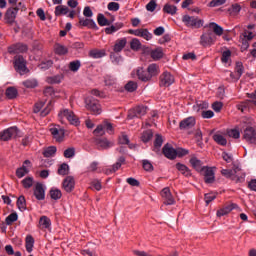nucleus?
Wrapping results in <instances>:
<instances>
[{
    "mask_svg": "<svg viewBox=\"0 0 256 256\" xmlns=\"http://www.w3.org/2000/svg\"><path fill=\"white\" fill-rule=\"evenodd\" d=\"M58 121L60 123H65L68 121L70 125H74V127H79L81 125V121H79V117L75 115V112L73 110L68 108H62L58 112Z\"/></svg>",
    "mask_w": 256,
    "mask_h": 256,
    "instance_id": "f257e3e1",
    "label": "nucleus"
},
{
    "mask_svg": "<svg viewBox=\"0 0 256 256\" xmlns=\"http://www.w3.org/2000/svg\"><path fill=\"white\" fill-rule=\"evenodd\" d=\"M182 23H184L186 27H190L191 29H201L205 22L199 19V17L184 15L182 17Z\"/></svg>",
    "mask_w": 256,
    "mask_h": 256,
    "instance_id": "f03ea898",
    "label": "nucleus"
},
{
    "mask_svg": "<svg viewBox=\"0 0 256 256\" xmlns=\"http://www.w3.org/2000/svg\"><path fill=\"white\" fill-rule=\"evenodd\" d=\"M215 169L216 167L203 166V170L200 172V175L204 177V183L211 185L215 183Z\"/></svg>",
    "mask_w": 256,
    "mask_h": 256,
    "instance_id": "7ed1b4c3",
    "label": "nucleus"
},
{
    "mask_svg": "<svg viewBox=\"0 0 256 256\" xmlns=\"http://www.w3.org/2000/svg\"><path fill=\"white\" fill-rule=\"evenodd\" d=\"M85 105H86V109H88V111H91L93 115H101L102 109H101V104H99V101L92 98H86Z\"/></svg>",
    "mask_w": 256,
    "mask_h": 256,
    "instance_id": "20e7f679",
    "label": "nucleus"
},
{
    "mask_svg": "<svg viewBox=\"0 0 256 256\" xmlns=\"http://www.w3.org/2000/svg\"><path fill=\"white\" fill-rule=\"evenodd\" d=\"M14 68L20 75H25V73H27V61H25L23 56L17 55L14 57Z\"/></svg>",
    "mask_w": 256,
    "mask_h": 256,
    "instance_id": "39448f33",
    "label": "nucleus"
},
{
    "mask_svg": "<svg viewBox=\"0 0 256 256\" xmlns=\"http://www.w3.org/2000/svg\"><path fill=\"white\" fill-rule=\"evenodd\" d=\"M50 133L57 143H63L65 140V129L59 125H55L50 128Z\"/></svg>",
    "mask_w": 256,
    "mask_h": 256,
    "instance_id": "423d86ee",
    "label": "nucleus"
},
{
    "mask_svg": "<svg viewBox=\"0 0 256 256\" xmlns=\"http://www.w3.org/2000/svg\"><path fill=\"white\" fill-rule=\"evenodd\" d=\"M217 41V37L213 32L204 33L200 37V45L202 47H211Z\"/></svg>",
    "mask_w": 256,
    "mask_h": 256,
    "instance_id": "0eeeda50",
    "label": "nucleus"
},
{
    "mask_svg": "<svg viewBox=\"0 0 256 256\" xmlns=\"http://www.w3.org/2000/svg\"><path fill=\"white\" fill-rule=\"evenodd\" d=\"M243 139L251 145H256V130L254 127L248 126L244 130Z\"/></svg>",
    "mask_w": 256,
    "mask_h": 256,
    "instance_id": "6e6552de",
    "label": "nucleus"
},
{
    "mask_svg": "<svg viewBox=\"0 0 256 256\" xmlns=\"http://www.w3.org/2000/svg\"><path fill=\"white\" fill-rule=\"evenodd\" d=\"M19 134V129L17 127H10L0 133L1 141H9V139H13V137H17Z\"/></svg>",
    "mask_w": 256,
    "mask_h": 256,
    "instance_id": "1a4fd4ad",
    "label": "nucleus"
},
{
    "mask_svg": "<svg viewBox=\"0 0 256 256\" xmlns=\"http://www.w3.org/2000/svg\"><path fill=\"white\" fill-rule=\"evenodd\" d=\"M147 113V107L145 106H137L128 112V119H135L137 117L140 119V117H143V115H146Z\"/></svg>",
    "mask_w": 256,
    "mask_h": 256,
    "instance_id": "9d476101",
    "label": "nucleus"
},
{
    "mask_svg": "<svg viewBox=\"0 0 256 256\" xmlns=\"http://www.w3.org/2000/svg\"><path fill=\"white\" fill-rule=\"evenodd\" d=\"M175 83V77L170 72H164L160 76V87H171Z\"/></svg>",
    "mask_w": 256,
    "mask_h": 256,
    "instance_id": "9b49d317",
    "label": "nucleus"
},
{
    "mask_svg": "<svg viewBox=\"0 0 256 256\" xmlns=\"http://www.w3.org/2000/svg\"><path fill=\"white\" fill-rule=\"evenodd\" d=\"M17 13H19V8L12 7L8 8L5 13V21L8 25H13L15 23V19H17Z\"/></svg>",
    "mask_w": 256,
    "mask_h": 256,
    "instance_id": "f8f14e48",
    "label": "nucleus"
},
{
    "mask_svg": "<svg viewBox=\"0 0 256 256\" xmlns=\"http://www.w3.org/2000/svg\"><path fill=\"white\" fill-rule=\"evenodd\" d=\"M163 155L173 161V159H177V149L173 148V146L169 143L165 144L162 149Z\"/></svg>",
    "mask_w": 256,
    "mask_h": 256,
    "instance_id": "ddd939ff",
    "label": "nucleus"
},
{
    "mask_svg": "<svg viewBox=\"0 0 256 256\" xmlns=\"http://www.w3.org/2000/svg\"><path fill=\"white\" fill-rule=\"evenodd\" d=\"M160 195L164 199V205H175V198H173V194H171V189H169V187L164 188Z\"/></svg>",
    "mask_w": 256,
    "mask_h": 256,
    "instance_id": "4468645a",
    "label": "nucleus"
},
{
    "mask_svg": "<svg viewBox=\"0 0 256 256\" xmlns=\"http://www.w3.org/2000/svg\"><path fill=\"white\" fill-rule=\"evenodd\" d=\"M195 123H196L195 117L190 116L188 118L183 119L179 123V129H181V131H187L189 129H193Z\"/></svg>",
    "mask_w": 256,
    "mask_h": 256,
    "instance_id": "2eb2a0df",
    "label": "nucleus"
},
{
    "mask_svg": "<svg viewBox=\"0 0 256 256\" xmlns=\"http://www.w3.org/2000/svg\"><path fill=\"white\" fill-rule=\"evenodd\" d=\"M221 173L227 179H232V181H236V183H241V181H245V176L237 177L235 175V170L223 169Z\"/></svg>",
    "mask_w": 256,
    "mask_h": 256,
    "instance_id": "dca6fc26",
    "label": "nucleus"
},
{
    "mask_svg": "<svg viewBox=\"0 0 256 256\" xmlns=\"http://www.w3.org/2000/svg\"><path fill=\"white\" fill-rule=\"evenodd\" d=\"M63 189L66 191V193H71L73 189H75V178L72 176H68L63 181Z\"/></svg>",
    "mask_w": 256,
    "mask_h": 256,
    "instance_id": "f3484780",
    "label": "nucleus"
},
{
    "mask_svg": "<svg viewBox=\"0 0 256 256\" xmlns=\"http://www.w3.org/2000/svg\"><path fill=\"white\" fill-rule=\"evenodd\" d=\"M27 49H28L27 45L18 43L8 47V53H11V54L26 53Z\"/></svg>",
    "mask_w": 256,
    "mask_h": 256,
    "instance_id": "a211bd4d",
    "label": "nucleus"
},
{
    "mask_svg": "<svg viewBox=\"0 0 256 256\" xmlns=\"http://www.w3.org/2000/svg\"><path fill=\"white\" fill-rule=\"evenodd\" d=\"M79 25L88 29H98L97 24L91 18L79 17Z\"/></svg>",
    "mask_w": 256,
    "mask_h": 256,
    "instance_id": "6ab92c4d",
    "label": "nucleus"
},
{
    "mask_svg": "<svg viewBox=\"0 0 256 256\" xmlns=\"http://www.w3.org/2000/svg\"><path fill=\"white\" fill-rule=\"evenodd\" d=\"M148 76L144 77L143 79H153L159 73V65L153 63L150 64L147 68Z\"/></svg>",
    "mask_w": 256,
    "mask_h": 256,
    "instance_id": "aec40b11",
    "label": "nucleus"
},
{
    "mask_svg": "<svg viewBox=\"0 0 256 256\" xmlns=\"http://www.w3.org/2000/svg\"><path fill=\"white\" fill-rule=\"evenodd\" d=\"M237 204H230L227 206H224L220 210L217 211L216 215L217 217H225V215H229L233 211V209H236Z\"/></svg>",
    "mask_w": 256,
    "mask_h": 256,
    "instance_id": "412c9836",
    "label": "nucleus"
},
{
    "mask_svg": "<svg viewBox=\"0 0 256 256\" xmlns=\"http://www.w3.org/2000/svg\"><path fill=\"white\" fill-rule=\"evenodd\" d=\"M34 195L38 201H43L45 199V189H43V184L37 183L34 189Z\"/></svg>",
    "mask_w": 256,
    "mask_h": 256,
    "instance_id": "4be33fe9",
    "label": "nucleus"
},
{
    "mask_svg": "<svg viewBox=\"0 0 256 256\" xmlns=\"http://www.w3.org/2000/svg\"><path fill=\"white\" fill-rule=\"evenodd\" d=\"M127 45V38H121L116 40L113 51L114 53H121Z\"/></svg>",
    "mask_w": 256,
    "mask_h": 256,
    "instance_id": "5701e85b",
    "label": "nucleus"
},
{
    "mask_svg": "<svg viewBox=\"0 0 256 256\" xmlns=\"http://www.w3.org/2000/svg\"><path fill=\"white\" fill-rule=\"evenodd\" d=\"M190 165L197 171V173H200L203 170V162L197 157H192L190 159Z\"/></svg>",
    "mask_w": 256,
    "mask_h": 256,
    "instance_id": "b1692460",
    "label": "nucleus"
},
{
    "mask_svg": "<svg viewBox=\"0 0 256 256\" xmlns=\"http://www.w3.org/2000/svg\"><path fill=\"white\" fill-rule=\"evenodd\" d=\"M119 29H123V23H121V22L115 23L114 25H112L110 27H106L105 33H106V35H113V33H117V31H119Z\"/></svg>",
    "mask_w": 256,
    "mask_h": 256,
    "instance_id": "393cba45",
    "label": "nucleus"
},
{
    "mask_svg": "<svg viewBox=\"0 0 256 256\" xmlns=\"http://www.w3.org/2000/svg\"><path fill=\"white\" fill-rule=\"evenodd\" d=\"M176 169L185 177H191V170L185 164L177 163Z\"/></svg>",
    "mask_w": 256,
    "mask_h": 256,
    "instance_id": "a878e982",
    "label": "nucleus"
},
{
    "mask_svg": "<svg viewBox=\"0 0 256 256\" xmlns=\"http://www.w3.org/2000/svg\"><path fill=\"white\" fill-rule=\"evenodd\" d=\"M96 145L99 149H109V147H113V142L107 139H98L96 140Z\"/></svg>",
    "mask_w": 256,
    "mask_h": 256,
    "instance_id": "bb28decb",
    "label": "nucleus"
},
{
    "mask_svg": "<svg viewBox=\"0 0 256 256\" xmlns=\"http://www.w3.org/2000/svg\"><path fill=\"white\" fill-rule=\"evenodd\" d=\"M209 29L213 31L218 37H221L223 35V27H221L219 24L215 22H211L208 25Z\"/></svg>",
    "mask_w": 256,
    "mask_h": 256,
    "instance_id": "cd10ccee",
    "label": "nucleus"
},
{
    "mask_svg": "<svg viewBox=\"0 0 256 256\" xmlns=\"http://www.w3.org/2000/svg\"><path fill=\"white\" fill-rule=\"evenodd\" d=\"M105 55V50L93 49L89 51V57L92 59H101L102 57H105Z\"/></svg>",
    "mask_w": 256,
    "mask_h": 256,
    "instance_id": "c85d7f7f",
    "label": "nucleus"
},
{
    "mask_svg": "<svg viewBox=\"0 0 256 256\" xmlns=\"http://www.w3.org/2000/svg\"><path fill=\"white\" fill-rule=\"evenodd\" d=\"M118 143L120 145H128L129 149H135L136 145L135 144H129V136L126 134H122L119 139Z\"/></svg>",
    "mask_w": 256,
    "mask_h": 256,
    "instance_id": "c756f323",
    "label": "nucleus"
},
{
    "mask_svg": "<svg viewBox=\"0 0 256 256\" xmlns=\"http://www.w3.org/2000/svg\"><path fill=\"white\" fill-rule=\"evenodd\" d=\"M54 51L56 55H67V53H69V49H67V47L61 44H55Z\"/></svg>",
    "mask_w": 256,
    "mask_h": 256,
    "instance_id": "7c9ffc66",
    "label": "nucleus"
},
{
    "mask_svg": "<svg viewBox=\"0 0 256 256\" xmlns=\"http://www.w3.org/2000/svg\"><path fill=\"white\" fill-rule=\"evenodd\" d=\"M251 103H253L252 100H246L236 105V107L239 111H241L242 113H245V111H249V107H251Z\"/></svg>",
    "mask_w": 256,
    "mask_h": 256,
    "instance_id": "2f4dec72",
    "label": "nucleus"
},
{
    "mask_svg": "<svg viewBox=\"0 0 256 256\" xmlns=\"http://www.w3.org/2000/svg\"><path fill=\"white\" fill-rule=\"evenodd\" d=\"M39 225L42 229H49L51 227V219L47 216H42L39 220Z\"/></svg>",
    "mask_w": 256,
    "mask_h": 256,
    "instance_id": "473e14b6",
    "label": "nucleus"
},
{
    "mask_svg": "<svg viewBox=\"0 0 256 256\" xmlns=\"http://www.w3.org/2000/svg\"><path fill=\"white\" fill-rule=\"evenodd\" d=\"M18 91H17V88L15 87H8L6 89V92H5V95L8 99H15L18 95Z\"/></svg>",
    "mask_w": 256,
    "mask_h": 256,
    "instance_id": "72a5a7b5",
    "label": "nucleus"
},
{
    "mask_svg": "<svg viewBox=\"0 0 256 256\" xmlns=\"http://www.w3.org/2000/svg\"><path fill=\"white\" fill-rule=\"evenodd\" d=\"M150 55H151L152 59H154V61H158V59H162L163 48H156L155 50H152Z\"/></svg>",
    "mask_w": 256,
    "mask_h": 256,
    "instance_id": "f704fd0d",
    "label": "nucleus"
},
{
    "mask_svg": "<svg viewBox=\"0 0 256 256\" xmlns=\"http://www.w3.org/2000/svg\"><path fill=\"white\" fill-rule=\"evenodd\" d=\"M69 13V8L67 6L59 5L55 8V15L59 17L60 15H67Z\"/></svg>",
    "mask_w": 256,
    "mask_h": 256,
    "instance_id": "c9c22d12",
    "label": "nucleus"
},
{
    "mask_svg": "<svg viewBox=\"0 0 256 256\" xmlns=\"http://www.w3.org/2000/svg\"><path fill=\"white\" fill-rule=\"evenodd\" d=\"M33 245H35V239H33V236H27L26 237V251L28 253H31L33 251Z\"/></svg>",
    "mask_w": 256,
    "mask_h": 256,
    "instance_id": "e433bc0d",
    "label": "nucleus"
},
{
    "mask_svg": "<svg viewBox=\"0 0 256 256\" xmlns=\"http://www.w3.org/2000/svg\"><path fill=\"white\" fill-rule=\"evenodd\" d=\"M50 197L54 201H57V200L61 199V197H63V194L61 193V190H59L57 188H52L50 190Z\"/></svg>",
    "mask_w": 256,
    "mask_h": 256,
    "instance_id": "4c0bfd02",
    "label": "nucleus"
},
{
    "mask_svg": "<svg viewBox=\"0 0 256 256\" xmlns=\"http://www.w3.org/2000/svg\"><path fill=\"white\" fill-rule=\"evenodd\" d=\"M228 12L232 16H237L241 13V5L239 4H232L231 7L228 9Z\"/></svg>",
    "mask_w": 256,
    "mask_h": 256,
    "instance_id": "58836bf2",
    "label": "nucleus"
},
{
    "mask_svg": "<svg viewBox=\"0 0 256 256\" xmlns=\"http://www.w3.org/2000/svg\"><path fill=\"white\" fill-rule=\"evenodd\" d=\"M57 153V147L55 146H50L44 149L43 155L44 157H53Z\"/></svg>",
    "mask_w": 256,
    "mask_h": 256,
    "instance_id": "ea45409f",
    "label": "nucleus"
},
{
    "mask_svg": "<svg viewBox=\"0 0 256 256\" xmlns=\"http://www.w3.org/2000/svg\"><path fill=\"white\" fill-rule=\"evenodd\" d=\"M164 13H168V15H175L177 13V6L166 4L163 8Z\"/></svg>",
    "mask_w": 256,
    "mask_h": 256,
    "instance_id": "a19ab883",
    "label": "nucleus"
},
{
    "mask_svg": "<svg viewBox=\"0 0 256 256\" xmlns=\"http://www.w3.org/2000/svg\"><path fill=\"white\" fill-rule=\"evenodd\" d=\"M17 207L20 211H25L27 209V202L25 196H20L17 200Z\"/></svg>",
    "mask_w": 256,
    "mask_h": 256,
    "instance_id": "79ce46f5",
    "label": "nucleus"
},
{
    "mask_svg": "<svg viewBox=\"0 0 256 256\" xmlns=\"http://www.w3.org/2000/svg\"><path fill=\"white\" fill-rule=\"evenodd\" d=\"M151 139H153V131L152 130H146L145 132H143L141 140L143 141V143H149V141H151Z\"/></svg>",
    "mask_w": 256,
    "mask_h": 256,
    "instance_id": "37998d69",
    "label": "nucleus"
},
{
    "mask_svg": "<svg viewBox=\"0 0 256 256\" xmlns=\"http://www.w3.org/2000/svg\"><path fill=\"white\" fill-rule=\"evenodd\" d=\"M213 139L215 142L218 143V145H222V146L227 145V139H225V137H223V135L221 134H214Z\"/></svg>",
    "mask_w": 256,
    "mask_h": 256,
    "instance_id": "c03bdc74",
    "label": "nucleus"
},
{
    "mask_svg": "<svg viewBox=\"0 0 256 256\" xmlns=\"http://www.w3.org/2000/svg\"><path fill=\"white\" fill-rule=\"evenodd\" d=\"M119 169H121V162H116L110 168L105 170V174L111 175V173H115L116 171H119Z\"/></svg>",
    "mask_w": 256,
    "mask_h": 256,
    "instance_id": "a18cd8bd",
    "label": "nucleus"
},
{
    "mask_svg": "<svg viewBox=\"0 0 256 256\" xmlns=\"http://www.w3.org/2000/svg\"><path fill=\"white\" fill-rule=\"evenodd\" d=\"M69 69L70 71H73V73H77L78 69H81V61L75 60L69 63Z\"/></svg>",
    "mask_w": 256,
    "mask_h": 256,
    "instance_id": "49530a36",
    "label": "nucleus"
},
{
    "mask_svg": "<svg viewBox=\"0 0 256 256\" xmlns=\"http://www.w3.org/2000/svg\"><path fill=\"white\" fill-rule=\"evenodd\" d=\"M130 48L132 51H139L141 49V41L137 38L132 39L130 42Z\"/></svg>",
    "mask_w": 256,
    "mask_h": 256,
    "instance_id": "de8ad7c7",
    "label": "nucleus"
},
{
    "mask_svg": "<svg viewBox=\"0 0 256 256\" xmlns=\"http://www.w3.org/2000/svg\"><path fill=\"white\" fill-rule=\"evenodd\" d=\"M137 75H138V79H140V81H151V79H145V77H148L149 74H148V72L143 70V68H139L137 70Z\"/></svg>",
    "mask_w": 256,
    "mask_h": 256,
    "instance_id": "09e8293b",
    "label": "nucleus"
},
{
    "mask_svg": "<svg viewBox=\"0 0 256 256\" xmlns=\"http://www.w3.org/2000/svg\"><path fill=\"white\" fill-rule=\"evenodd\" d=\"M97 22L100 27H105L106 25L110 24L109 20H107V18H105V15L103 14H98Z\"/></svg>",
    "mask_w": 256,
    "mask_h": 256,
    "instance_id": "8fccbe9b",
    "label": "nucleus"
},
{
    "mask_svg": "<svg viewBox=\"0 0 256 256\" xmlns=\"http://www.w3.org/2000/svg\"><path fill=\"white\" fill-rule=\"evenodd\" d=\"M241 51H247L249 49V41L241 34L240 39Z\"/></svg>",
    "mask_w": 256,
    "mask_h": 256,
    "instance_id": "3c124183",
    "label": "nucleus"
},
{
    "mask_svg": "<svg viewBox=\"0 0 256 256\" xmlns=\"http://www.w3.org/2000/svg\"><path fill=\"white\" fill-rule=\"evenodd\" d=\"M69 174V165L63 163L58 168V175H68Z\"/></svg>",
    "mask_w": 256,
    "mask_h": 256,
    "instance_id": "603ef678",
    "label": "nucleus"
},
{
    "mask_svg": "<svg viewBox=\"0 0 256 256\" xmlns=\"http://www.w3.org/2000/svg\"><path fill=\"white\" fill-rule=\"evenodd\" d=\"M24 87H27L28 89H33L37 87V80L35 79H28L23 82Z\"/></svg>",
    "mask_w": 256,
    "mask_h": 256,
    "instance_id": "864d4df0",
    "label": "nucleus"
},
{
    "mask_svg": "<svg viewBox=\"0 0 256 256\" xmlns=\"http://www.w3.org/2000/svg\"><path fill=\"white\" fill-rule=\"evenodd\" d=\"M93 133L96 137H103V135H105V127L103 125H98Z\"/></svg>",
    "mask_w": 256,
    "mask_h": 256,
    "instance_id": "5fc2aeb1",
    "label": "nucleus"
},
{
    "mask_svg": "<svg viewBox=\"0 0 256 256\" xmlns=\"http://www.w3.org/2000/svg\"><path fill=\"white\" fill-rule=\"evenodd\" d=\"M125 89H126V91H129V93H133V91H137V83L133 82V81H129L125 85Z\"/></svg>",
    "mask_w": 256,
    "mask_h": 256,
    "instance_id": "6e6d98bb",
    "label": "nucleus"
},
{
    "mask_svg": "<svg viewBox=\"0 0 256 256\" xmlns=\"http://www.w3.org/2000/svg\"><path fill=\"white\" fill-rule=\"evenodd\" d=\"M140 37H142V39H145L146 41H151V39H153V34H151V32H149V30L147 29H142Z\"/></svg>",
    "mask_w": 256,
    "mask_h": 256,
    "instance_id": "4d7b16f0",
    "label": "nucleus"
},
{
    "mask_svg": "<svg viewBox=\"0 0 256 256\" xmlns=\"http://www.w3.org/2000/svg\"><path fill=\"white\" fill-rule=\"evenodd\" d=\"M64 157L66 159H71V158L75 157V148L74 147L67 148L64 151Z\"/></svg>",
    "mask_w": 256,
    "mask_h": 256,
    "instance_id": "13d9d810",
    "label": "nucleus"
},
{
    "mask_svg": "<svg viewBox=\"0 0 256 256\" xmlns=\"http://www.w3.org/2000/svg\"><path fill=\"white\" fill-rule=\"evenodd\" d=\"M22 184L25 189H31V187H33V177L25 178L22 180Z\"/></svg>",
    "mask_w": 256,
    "mask_h": 256,
    "instance_id": "bf43d9fd",
    "label": "nucleus"
},
{
    "mask_svg": "<svg viewBox=\"0 0 256 256\" xmlns=\"http://www.w3.org/2000/svg\"><path fill=\"white\" fill-rule=\"evenodd\" d=\"M18 216L17 213H11L7 218H6V225H12L17 221Z\"/></svg>",
    "mask_w": 256,
    "mask_h": 256,
    "instance_id": "052dcab7",
    "label": "nucleus"
},
{
    "mask_svg": "<svg viewBox=\"0 0 256 256\" xmlns=\"http://www.w3.org/2000/svg\"><path fill=\"white\" fill-rule=\"evenodd\" d=\"M235 71H236V74H237V79H239L241 77V75H243V71H244L243 63L237 62L236 67H235Z\"/></svg>",
    "mask_w": 256,
    "mask_h": 256,
    "instance_id": "680f3d73",
    "label": "nucleus"
},
{
    "mask_svg": "<svg viewBox=\"0 0 256 256\" xmlns=\"http://www.w3.org/2000/svg\"><path fill=\"white\" fill-rule=\"evenodd\" d=\"M161 145H163V136L156 134V138L154 141V147L156 149H160Z\"/></svg>",
    "mask_w": 256,
    "mask_h": 256,
    "instance_id": "e2e57ef3",
    "label": "nucleus"
},
{
    "mask_svg": "<svg viewBox=\"0 0 256 256\" xmlns=\"http://www.w3.org/2000/svg\"><path fill=\"white\" fill-rule=\"evenodd\" d=\"M212 109L216 113H221V109H223V102L216 101L212 104Z\"/></svg>",
    "mask_w": 256,
    "mask_h": 256,
    "instance_id": "0e129e2a",
    "label": "nucleus"
},
{
    "mask_svg": "<svg viewBox=\"0 0 256 256\" xmlns=\"http://www.w3.org/2000/svg\"><path fill=\"white\" fill-rule=\"evenodd\" d=\"M45 106V101H38L35 105H34V113H39L41 112V109H43V107Z\"/></svg>",
    "mask_w": 256,
    "mask_h": 256,
    "instance_id": "69168bd1",
    "label": "nucleus"
},
{
    "mask_svg": "<svg viewBox=\"0 0 256 256\" xmlns=\"http://www.w3.org/2000/svg\"><path fill=\"white\" fill-rule=\"evenodd\" d=\"M143 169L146 171H153V164L149 160L142 161Z\"/></svg>",
    "mask_w": 256,
    "mask_h": 256,
    "instance_id": "338daca9",
    "label": "nucleus"
},
{
    "mask_svg": "<svg viewBox=\"0 0 256 256\" xmlns=\"http://www.w3.org/2000/svg\"><path fill=\"white\" fill-rule=\"evenodd\" d=\"M108 11H117L119 9V3L117 2H110L108 3Z\"/></svg>",
    "mask_w": 256,
    "mask_h": 256,
    "instance_id": "774afa93",
    "label": "nucleus"
}]
</instances>
